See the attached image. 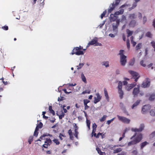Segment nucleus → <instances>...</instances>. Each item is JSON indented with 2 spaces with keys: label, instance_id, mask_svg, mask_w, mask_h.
Here are the masks:
<instances>
[{
  "label": "nucleus",
  "instance_id": "obj_8",
  "mask_svg": "<svg viewBox=\"0 0 155 155\" xmlns=\"http://www.w3.org/2000/svg\"><path fill=\"white\" fill-rule=\"evenodd\" d=\"M150 85V79L149 78H147L143 82L141 85V87L144 88L148 87Z\"/></svg>",
  "mask_w": 155,
  "mask_h": 155
},
{
  "label": "nucleus",
  "instance_id": "obj_20",
  "mask_svg": "<svg viewBox=\"0 0 155 155\" xmlns=\"http://www.w3.org/2000/svg\"><path fill=\"white\" fill-rule=\"evenodd\" d=\"M104 93L105 96L106 98V99L108 101L109 100V97L108 96V93L107 90L106 88H104Z\"/></svg>",
  "mask_w": 155,
  "mask_h": 155
},
{
  "label": "nucleus",
  "instance_id": "obj_24",
  "mask_svg": "<svg viewBox=\"0 0 155 155\" xmlns=\"http://www.w3.org/2000/svg\"><path fill=\"white\" fill-rule=\"evenodd\" d=\"M149 143L147 141L144 142L140 144L141 149H142L146 145L148 144Z\"/></svg>",
  "mask_w": 155,
  "mask_h": 155
},
{
  "label": "nucleus",
  "instance_id": "obj_41",
  "mask_svg": "<svg viewBox=\"0 0 155 155\" xmlns=\"http://www.w3.org/2000/svg\"><path fill=\"white\" fill-rule=\"evenodd\" d=\"M87 126L89 129H90V120L87 119L86 120Z\"/></svg>",
  "mask_w": 155,
  "mask_h": 155
},
{
  "label": "nucleus",
  "instance_id": "obj_31",
  "mask_svg": "<svg viewBox=\"0 0 155 155\" xmlns=\"http://www.w3.org/2000/svg\"><path fill=\"white\" fill-rule=\"evenodd\" d=\"M155 99V94H151L149 98V100L150 101H153Z\"/></svg>",
  "mask_w": 155,
  "mask_h": 155
},
{
  "label": "nucleus",
  "instance_id": "obj_29",
  "mask_svg": "<svg viewBox=\"0 0 155 155\" xmlns=\"http://www.w3.org/2000/svg\"><path fill=\"white\" fill-rule=\"evenodd\" d=\"M135 61L134 58H133L132 59L130 60L129 62V65L130 66L133 65Z\"/></svg>",
  "mask_w": 155,
  "mask_h": 155
},
{
  "label": "nucleus",
  "instance_id": "obj_63",
  "mask_svg": "<svg viewBox=\"0 0 155 155\" xmlns=\"http://www.w3.org/2000/svg\"><path fill=\"white\" fill-rule=\"evenodd\" d=\"M138 18L139 19H140L142 18V15L140 12H138Z\"/></svg>",
  "mask_w": 155,
  "mask_h": 155
},
{
  "label": "nucleus",
  "instance_id": "obj_64",
  "mask_svg": "<svg viewBox=\"0 0 155 155\" xmlns=\"http://www.w3.org/2000/svg\"><path fill=\"white\" fill-rule=\"evenodd\" d=\"M119 155H126V153L124 152H122L120 154H119Z\"/></svg>",
  "mask_w": 155,
  "mask_h": 155
},
{
  "label": "nucleus",
  "instance_id": "obj_61",
  "mask_svg": "<svg viewBox=\"0 0 155 155\" xmlns=\"http://www.w3.org/2000/svg\"><path fill=\"white\" fill-rule=\"evenodd\" d=\"M97 125L96 124L94 123L93 124V128H94V129H96L97 127Z\"/></svg>",
  "mask_w": 155,
  "mask_h": 155
},
{
  "label": "nucleus",
  "instance_id": "obj_27",
  "mask_svg": "<svg viewBox=\"0 0 155 155\" xmlns=\"http://www.w3.org/2000/svg\"><path fill=\"white\" fill-rule=\"evenodd\" d=\"M136 17V15L134 13L130 14L129 16V18L130 19H135Z\"/></svg>",
  "mask_w": 155,
  "mask_h": 155
},
{
  "label": "nucleus",
  "instance_id": "obj_56",
  "mask_svg": "<svg viewBox=\"0 0 155 155\" xmlns=\"http://www.w3.org/2000/svg\"><path fill=\"white\" fill-rule=\"evenodd\" d=\"M75 132V134H74V135L75 136V137L77 139L78 138V131H74Z\"/></svg>",
  "mask_w": 155,
  "mask_h": 155
},
{
  "label": "nucleus",
  "instance_id": "obj_28",
  "mask_svg": "<svg viewBox=\"0 0 155 155\" xmlns=\"http://www.w3.org/2000/svg\"><path fill=\"white\" fill-rule=\"evenodd\" d=\"M49 110L50 111V113L52 114L53 115H55V112L52 109V107L50 106L49 107Z\"/></svg>",
  "mask_w": 155,
  "mask_h": 155
},
{
  "label": "nucleus",
  "instance_id": "obj_58",
  "mask_svg": "<svg viewBox=\"0 0 155 155\" xmlns=\"http://www.w3.org/2000/svg\"><path fill=\"white\" fill-rule=\"evenodd\" d=\"M131 43L132 44V45L133 47H134L136 44V42L134 41H132V42H131Z\"/></svg>",
  "mask_w": 155,
  "mask_h": 155
},
{
  "label": "nucleus",
  "instance_id": "obj_1",
  "mask_svg": "<svg viewBox=\"0 0 155 155\" xmlns=\"http://www.w3.org/2000/svg\"><path fill=\"white\" fill-rule=\"evenodd\" d=\"M144 127V125L141 124L140 125L139 128H132L131 130L135 132L134 134L132 136L130 139L132 140L134 138L133 140L129 142L128 143V146H130L132 145L136 144L139 143L142 139L143 136L142 134L140 132L143 130Z\"/></svg>",
  "mask_w": 155,
  "mask_h": 155
},
{
  "label": "nucleus",
  "instance_id": "obj_50",
  "mask_svg": "<svg viewBox=\"0 0 155 155\" xmlns=\"http://www.w3.org/2000/svg\"><path fill=\"white\" fill-rule=\"evenodd\" d=\"M152 46L154 48V51H155V42L154 41H152L151 42Z\"/></svg>",
  "mask_w": 155,
  "mask_h": 155
},
{
  "label": "nucleus",
  "instance_id": "obj_14",
  "mask_svg": "<svg viewBox=\"0 0 155 155\" xmlns=\"http://www.w3.org/2000/svg\"><path fill=\"white\" fill-rule=\"evenodd\" d=\"M56 114L59 116V118L60 119H62L65 115V114L63 112L62 110L60 111H57Z\"/></svg>",
  "mask_w": 155,
  "mask_h": 155
},
{
  "label": "nucleus",
  "instance_id": "obj_2",
  "mask_svg": "<svg viewBox=\"0 0 155 155\" xmlns=\"http://www.w3.org/2000/svg\"><path fill=\"white\" fill-rule=\"evenodd\" d=\"M82 47H81L80 46L79 47L74 48L70 54L72 55L74 54H75L77 55H82L84 54V53L81 50L82 49Z\"/></svg>",
  "mask_w": 155,
  "mask_h": 155
},
{
  "label": "nucleus",
  "instance_id": "obj_25",
  "mask_svg": "<svg viewBox=\"0 0 155 155\" xmlns=\"http://www.w3.org/2000/svg\"><path fill=\"white\" fill-rule=\"evenodd\" d=\"M122 150L121 148H118L114 150L113 151V153H117L121 152Z\"/></svg>",
  "mask_w": 155,
  "mask_h": 155
},
{
  "label": "nucleus",
  "instance_id": "obj_46",
  "mask_svg": "<svg viewBox=\"0 0 155 155\" xmlns=\"http://www.w3.org/2000/svg\"><path fill=\"white\" fill-rule=\"evenodd\" d=\"M107 13V11L106 10L104 11L103 13L101 14V19H102L104 17V16Z\"/></svg>",
  "mask_w": 155,
  "mask_h": 155
},
{
  "label": "nucleus",
  "instance_id": "obj_51",
  "mask_svg": "<svg viewBox=\"0 0 155 155\" xmlns=\"http://www.w3.org/2000/svg\"><path fill=\"white\" fill-rule=\"evenodd\" d=\"M124 51L123 50H120L119 54L120 55V57L122 56L123 55H124L123 54Z\"/></svg>",
  "mask_w": 155,
  "mask_h": 155
},
{
  "label": "nucleus",
  "instance_id": "obj_55",
  "mask_svg": "<svg viewBox=\"0 0 155 155\" xmlns=\"http://www.w3.org/2000/svg\"><path fill=\"white\" fill-rule=\"evenodd\" d=\"M43 126V124L41 122H40L39 124L37 126L39 128H41Z\"/></svg>",
  "mask_w": 155,
  "mask_h": 155
},
{
  "label": "nucleus",
  "instance_id": "obj_48",
  "mask_svg": "<svg viewBox=\"0 0 155 155\" xmlns=\"http://www.w3.org/2000/svg\"><path fill=\"white\" fill-rule=\"evenodd\" d=\"M84 65V64L83 63H80L79 64L78 66H77V69H81Z\"/></svg>",
  "mask_w": 155,
  "mask_h": 155
},
{
  "label": "nucleus",
  "instance_id": "obj_57",
  "mask_svg": "<svg viewBox=\"0 0 155 155\" xmlns=\"http://www.w3.org/2000/svg\"><path fill=\"white\" fill-rule=\"evenodd\" d=\"M119 146H121V145H115L113 147H110V149L111 150H113L114 147H118Z\"/></svg>",
  "mask_w": 155,
  "mask_h": 155
},
{
  "label": "nucleus",
  "instance_id": "obj_33",
  "mask_svg": "<svg viewBox=\"0 0 155 155\" xmlns=\"http://www.w3.org/2000/svg\"><path fill=\"white\" fill-rule=\"evenodd\" d=\"M81 78L83 81L85 83H86V79L85 76H84V74L83 73H82L81 74Z\"/></svg>",
  "mask_w": 155,
  "mask_h": 155
},
{
  "label": "nucleus",
  "instance_id": "obj_22",
  "mask_svg": "<svg viewBox=\"0 0 155 155\" xmlns=\"http://www.w3.org/2000/svg\"><path fill=\"white\" fill-rule=\"evenodd\" d=\"M96 150L97 151L98 153L100 155H106V153L104 152H102L101 151V149L99 148H96Z\"/></svg>",
  "mask_w": 155,
  "mask_h": 155
},
{
  "label": "nucleus",
  "instance_id": "obj_30",
  "mask_svg": "<svg viewBox=\"0 0 155 155\" xmlns=\"http://www.w3.org/2000/svg\"><path fill=\"white\" fill-rule=\"evenodd\" d=\"M49 136L50 137H52V135L50 134H44L42 135H41L40 137V138L41 139H42L43 137H45L46 136Z\"/></svg>",
  "mask_w": 155,
  "mask_h": 155
},
{
  "label": "nucleus",
  "instance_id": "obj_9",
  "mask_svg": "<svg viewBox=\"0 0 155 155\" xmlns=\"http://www.w3.org/2000/svg\"><path fill=\"white\" fill-rule=\"evenodd\" d=\"M150 109V107L149 105H145L143 106L142 109V113L143 114H145Z\"/></svg>",
  "mask_w": 155,
  "mask_h": 155
},
{
  "label": "nucleus",
  "instance_id": "obj_13",
  "mask_svg": "<svg viewBox=\"0 0 155 155\" xmlns=\"http://www.w3.org/2000/svg\"><path fill=\"white\" fill-rule=\"evenodd\" d=\"M137 84L136 82H134L127 85L126 87V89L128 91H130L132 88L134 87Z\"/></svg>",
  "mask_w": 155,
  "mask_h": 155
},
{
  "label": "nucleus",
  "instance_id": "obj_40",
  "mask_svg": "<svg viewBox=\"0 0 155 155\" xmlns=\"http://www.w3.org/2000/svg\"><path fill=\"white\" fill-rule=\"evenodd\" d=\"M44 0H39L38 1L40 4V5L43 6L44 5L45 3L44 2Z\"/></svg>",
  "mask_w": 155,
  "mask_h": 155
},
{
  "label": "nucleus",
  "instance_id": "obj_39",
  "mask_svg": "<svg viewBox=\"0 0 155 155\" xmlns=\"http://www.w3.org/2000/svg\"><path fill=\"white\" fill-rule=\"evenodd\" d=\"M127 46L128 49L129 50L130 48V40L129 39L127 40Z\"/></svg>",
  "mask_w": 155,
  "mask_h": 155
},
{
  "label": "nucleus",
  "instance_id": "obj_36",
  "mask_svg": "<svg viewBox=\"0 0 155 155\" xmlns=\"http://www.w3.org/2000/svg\"><path fill=\"white\" fill-rule=\"evenodd\" d=\"M150 114L152 116H155V110H151L150 112Z\"/></svg>",
  "mask_w": 155,
  "mask_h": 155
},
{
  "label": "nucleus",
  "instance_id": "obj_5",
  "mask_svg": "<svg viewBox=\"0 0 155 155\" xmlns=\"http://www.w3.org/2000/svg\"><path fill=\"white\" fill-rule=\"evenodd\" d=\"M128 72L131 75L132 78L134 79V81L136 82H137L138 79L140 77L138 73L131 70L129 71Z\"/></svg>",
  "mask_w": 155,
  "mask_h": 155
},
{
  "label": "nucleus",
  "instance_id": "obj_53",
  "mask_svg": "<svg viewBox=\"0 0 155 155\" xmlns=\"http://www.w3.org/2000/svg\"><path fill=\"white\" fill-rule=\"evenodd\" d=\"M103 65L105 66L106 67H108L109 66V63L108 61H105L103 63Z\"/></svg>",
  "mask_w": 155,
  "mask_h": 155
},
{
  "label": "nucleus",
  "instance_id": "obj_43",
  "mask_svg": "<svg viewBox=\"0 0 155 155\" xmlns=\"http://www.w3.org/2000/svg\"><path fill=\"white\" fill-rule=\"evenodd\" d=\"M53 141L57 145H58L60 143V142L58 141V140L57 139H54L53 140Z\"/></svg>",
  "mask_w": 155,
  "mask_h": 155
},
{
  "label": "nucleus",
  "instance_id": "obj_18",
  "mask_svg": "<svg viewBox=\"0 0 155 155\" xmlns=\"http://www.w3.org/2000/svg\"><path fill=\"white\" fill-rule=\"evenodd\" d=\"M117 18V17L115 16L113 14H111L110 15V19L111 21H114L116 20Z\"/></svg>",
  "mask_w": 155,
  "mask_h": 155
},
{
  "label": "nucleus",
  "instance_id": "obj_16",
  "mask_svg": "<svg viewBox=\"0 0 155 155\" xmlns=\"http://www.w3.org/2000/svg\"><path fill=\"white\" fill-rule=\"evenodd\" d=\"M142 47V44L141 43H139L135 47V51L137 52L139 51Z\"/></svg>",
  "mask_w": 155,
  "mask_h": 155
},
{
  "label": "nucleus",
  "instance_id": "obj_62",
  "mask_svg": "<svg viewBox=\"0 0 155 155\" xmlns=\"http://www.w3.org/2000/svg\"><path fill=\"white\" fill-rule=\"evenodd\" d=\"M151 137H154L155 136V131L153 132L150 135Z\"/></svg>",
  "mask_w": 155,
  "mask_h": 155
},
{
  "label": "nucleus",
  "instance_id": "obj_26",
  "mask_svg": "<svg viewBox=\"0 0 155 155\" xmlns=\"http://www.w3.org/2000/svg\"><path fill=\"white\" fill-rule=\"evenodd\" d=\"M52 141L50 139L47 138L46 140L45 141V144H48V145H50Z\"/></svg>",
  "mask_w": 155,
  "mask_h": 155
},
{
  "label": "nucleus",
  "instance_id": "obj_47",
  "mask_svg": "<svg viewBox=\"0 0 155 155\" xmlns=\"http://www.w3.org/2000/svg\"><path fill=\"white\" fill-rule=\"evenodd\" d=\"M147 21V18L146 16H144L143 18V24H145Z\"/></svg>",
  "mask_w": 155,
  "mask_h": 155
},
{
  "label": "nucleus",
  "instance_id": "obj_21",
  "mask_svg": "<svg viewBox=\"0 0 155 155\" xmlns=\"http://www.w3.org/2000/svg\"><path fill=\"white\" fill-rule=\"evenodd\" d=\"M140 100H137L135 102L132 106V108L133 109L134 107H136L140 103Z\"/></svg>",
  "mask_w": 155,
  "mask_h": 155
},
{
  "label": "nucleus",
  "instance_id": "obj_38",
  "mask_svg": "<svg viewBox=\"0 0 155 155\" xmlns=\"http://www.w3.org/2000/svg\"><path fill=\"white\" fill-rule=\"evenodd\" d=\"M107 116L105 115H104L103 117L100 119L101 122H103L105 121L106 119Z\"/></svg>",
  "mask_w": 155,
  "mask_h": 155
},
{
  "label": "nucleus",
  "instance_id": "obj_12",
  "mask_svg": "<svg viewBox=\"0 0 155 155\" xmlns=\"http://www.w3.org/2000/svg\"><path fill=\"white\" fill-rule=\"evenodd\" d=\"M97 97H95L94 102V104H96L99 102L101 99V97L100 96L99 93H97L96 94Z\"/></svg>",
  "mask_w": 155,
  "mask_h": 155
},
{
  "label": "nucleus",
  "instance_id": "obj_32",
  "mask_svg": "<svg viewBox=\"0 0 155 155\" xmlns=\"http://www.w3.org/2000/svg\"><path fill=\"white\" fill-rule=\"evenodd\" d=\"M146 36L147 37L151 38L152 37V35L150 32L148 31L146 33Z\"/></svg>",
  "mask_w": 155,
  "mask_h": 155
},
{
  "label": "nucleus",
  "instance_id": "obj_34",
  "mask_svg": "<svg viewBox=\"0 0 155 155\" xmlns=\"http://www.w3.org/2000/svg\"><path fill=\"white\" fill-rule=\"evenodd\" d=\"M33 136H30L28 139V142L29 143V144H31V142L33 141Z\"/></svg>",
  "mask_w": 155,
  "mask_h": 155
},
{
  "label": "nucleus",
  "instance_id": "obj_49",
  "mask_svg": "<svg viewBox=\"0 0 155 155\" xmlns=\"http://www.w3.org/2000/svg\"><path fill=\"white\" fill-rule=\"evenodd\" d=\"M43 147H44L45 148H48V144H43L42 146V150H44V149Z\"/></svg>",
  "mask_w": 155,
  "mask_h": 155
},
{
  "label": "nucleus",
  "instance_id": "obj_54",
  "mask_svg": "<svg viewBox=\"0 0 155 155\" xmlns=\"http://www.w3.org/2000/svg\"><path fill=\"white\" fill-rule=\"evenodd\" d=\"M90 102V101L87 99H84V104H87V103Z\"/></svg>",
  "mask_w": 155,
  "mask_h": 155
},
{
  "label": "nucleus",
  "instance_id": "obj_35",
  "mask_svg": "<svg viewBox=\"0 0 155 155\" xmlns=\"http://www.w3.org/2000/svg\"><path fill=\"white\" fill-rule=\"evenodd\" d=\"M91 92V90L90 89H87L85 90V91H83L82 93V94H89Z\"/></svg>",
  "mask_w": 155,
  "mask_h": 155
},
{
  "label": "nucleus",
  "instance_id": "obj_42",
  "mask_svg": "<svg viewBox=\"0 0 155 155\" xmlns=\"http://www.w3.org/2000/svg\"><path fill=\"white\" fill-rule=\"evenodd\" d=\"M140 64L143 67H145L146 66V64L144 63L143 61L142 60L140 62Z\"/></svg>",
  "mask_w": 155,
  "mask_h": 155
},
{
  "label": "nucleus",
  "instance_id": "obj_59",
  "mask_svg": "<svg viewBox=\"0 0 155 155\" xmlns=\"http://www.w3.org/2000/svg\"><path fill=\"white\" fill-rule=\"evenodd\" d=\"M38 134V131H35L34 133V136L37 137Z\"/></svg>",
  "mask_w": 155,
  "mask_h": 155
},
{
  "label": "nucleus",
  "instance_id": "obj_4",
  "mask_svg": "<svg viewBox=\"0 0 155 155\" xmlns=\"http://www.w3.org/2000/svg\"><path fill=\"white\" fill-rule=\"evenodd\" d=\"M120 1L121 0H115V2H113L112 4L111 7L110 5V8H109L108 10V13H110L115 7L119 4Z\"/></svg>",
  "mask_w": 155,
  "mask_h": 155
},
{
  "label": "nucleus",
  "instance_id": "obj_15",
  "mask_svg": "<svg viewBox=\"0 0 155 155\" xmlns=\"http://www.w3.org/2000/svg\"><path fill=\"white\" fill-rule=\"evenodd\" d=\"M97 42V40L95 39H93L92 40L90 41L88 44L87 47H89L90 45H94V44H96Z\"/></svg>",
  "mask_w": 155,
  "mask_h": 155
},
{
  "label": "nucleus",
  "instance_id": "obj_17",
  "mask_svg": "<svg viewBox=\"0 0 155 155\" xmlns=\"http://www.w3.org/2000/svg\"><path fill=\"white\" fill-rule=\"evenodd\" d=\"M124 12V9H121L118 11L115 12L114 15H119L122 14Z\"/></svg>",
  "mask_w": 155,
  "mask_h": 155
},
{
  "label": "nucleus",
  "instance_id": "obj_3",
  "mask_svg": "<svg viewBox=\"0 0 155 155\" xmlns=\"http://www.w3.org/2000/svg\"><path fill=\"white\" fill-rule=\"evenodd\" d=\"M140 84H138L137 85V87H135L134 88L132 94L134 95V97H136L137 96L138 94H140V96H142L143 95V92L140 93Z\"/></svg>",
  "mask_w": 155,
  "mask_h": 155
},
{
  "label": "nucleus",
  "instance_id": "obj_6",
  "mask_svg": "<svg viewBox=\"0 0 155 155\" xmlns=\"http://www.w3.org/2000/svg\"><path fill=\"white\" fill-rule=\"evenodd\" d=\"M122 83L121 81H119L118 82V85L117 87L118 89V93L119 94V97L120 99H122L123 98V96L124 93L122 90Z\"/></svg>",
  "mask_w": 155,
  "mask_h": 155
},
{
  "label": "nucleus",
  "instance_id": "obj_10",
  "mask_svg": "<svg viewBox=\"0 0 155 155\" xmlns=\"http://www.w3.org/2000/svg\"><path fill=\"white\" fill-rule=\"evenodd\" d=\"M126 56L125 55H123L120 57V62L122 66H124L127 62Z\"/></svg>",
  "mask_w": 155,
  "mask_h": 155
},
{
  "label": "nucleus",
  "instance_id": "obj_44",
  "mask_svg": "<svg viewBox=\"0 0 155 155\" xmlns=\"http://www.w3.org/2000/svg\"><path fill=\"white\" fill-rule=\"evenodd\" d=\"M115 119V117H114L110 120H108L107 122V124H108L109 125L110 124V123L114 120Z\"/></svg>",
  "mask_w": 155,
  "mask_h": 155
},
{
  "label": "nucleus",
  "instance_id": "obj_52",
  "mask_svg": "<svg viewBox=\"0 0 155 155\" xmlns=\"http://www.w3.org/2000/svg\"><path fill=\"white\" fill-rule=\"evenodd\" d=\"M2 28L5 30H7L8 29V27L7 26H5L2 27Z\"/></svg>",
  "mask_w": 155,
  "mask_h": 155
},
{
  "label": "nucleus",
  "instance_id": "obj_11",
  "mask_svg": "<svg viewBox=\"0 0 155 155\" xmlns=\"http://www.w3.org/2000/svg\"><path fill=\"white\" fill-rule=\"evenodd\" d=\"M120 23L119 19L117 20L116 21V23H114L113 24V30L115 31H117V29Z\"/></svg>",
  "mask_w": 155,
  "mask_h": 155
},
{
  "label": "nucleus",
  "instance_id": "obj_45",
  "mask_svg": "<svg viewBox=\"0 0 155 155\" xmlns=\"http://www.w3.org/2000/svg\"><path fill=\"white\" fill-rule=\"evenodd\" d=\"M130 6V4H127V3H125L124 5H122L120 7V8H124L125 7H128Z\"/></svg>",
  "mask_w": 155,
  "mask_h": 155
},
{
  "label": "nucleus",
  "instance_id": "obj_23",
  "mask_svg": "<svg viewBox=\"0 0 155 155\" xmlns=\"http://www.w3.org/2000/svg\"><path fill=\"white\" fill-rule=\"evenodd\" d=\"M126 32L127 34V37H129L130 36H131L133 34V32L132 31H130L128 29H127Z\"/></svg>",
  "mask_w": 155,
  "mask_h": 155
},
{
  "label": "nucleus",
  "instance_id": "obj_60",
  "mask_svg": "<svg viewBox=\"0 0 155 155\" xmlns=\"http://www.w3.org/2000/svg\"><path fill=\"white\" fill-rule=\"evenodd\" d=\"M132 153L134 155H137L138 153L136 150H134L132 151Z\"/></svg>",
  "mask_w": 155,
  "mask_h": 155
},
{
  "label": "nucleus",
  "instance_id": "obj_7",
  "mask_svg": "<svg viewBox=\"0 0 155 155\" xmlns=\"http://www.w3.org/2000/svg\"><path fill=\"white\" fill-rule=\"evenodd\" d=\"M117 117H118V119L120 121L124 123L128 124L130 122V120L126 117L120 116L119 115H117Z\"/></svg>",
  "mask_w": 155,
  "mask_h": 155
},
{
  "label": "nucleus",
  "instance_id": "obj_19",
  "mask_svg": "<svg viewBox=\"0 0 155 155\" xmlns=\"http://www.w3.org/2000/svg\"><path fill=\"white\" fill-rule=\"evenodd\" d=\"M136 24V21L134 20L131 21L129 23V26L131 27H134Z\"/></svg>",
  "mask_w": 155,
  "mask_h": 155
},
{
  "label": "nucleus",
  "instance_id": "obj_37",
  "mask_svg": "<svg viewBox=\"0 0 155 155\" xmlns=\"http://www.w3.org/2000/svg\"><path fill=\"white\" fill-rule=\"evenodd\" d=\"M137 5V3L135 2L133 3L132 5V6L131 8H129V10L130 11L132 9H134L135 8Z\"/></svg>",
  "mask_w": 155,
  "mask_h": 155
}]
</instances>
